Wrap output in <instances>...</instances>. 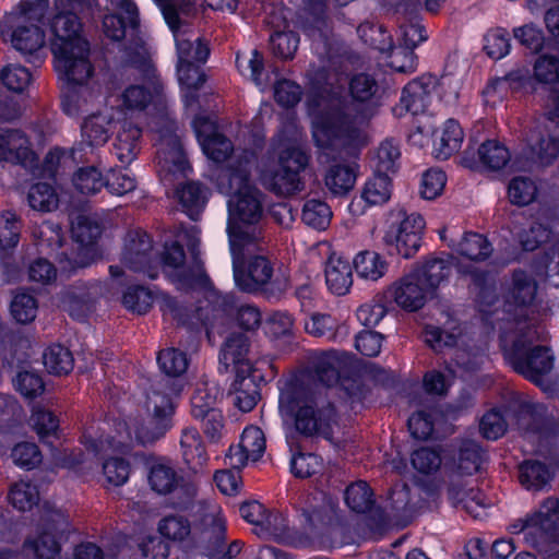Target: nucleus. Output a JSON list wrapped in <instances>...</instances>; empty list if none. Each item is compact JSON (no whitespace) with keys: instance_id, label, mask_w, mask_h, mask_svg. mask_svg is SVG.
<instances>
[{"instance_id":"obj_43","label":"nucleus","mask_w":559,"mask_h":559,"mask_svg":"<svg viewBox=\"0 0 559 559\" xmlns=\"http://www.w3.org/2000/svg\"><path fill=\"white\" fill-rule=\"evenodd\" d=\"M450 498L462 507L475 519H480L485 515L484 498L479 490L475 488H457L453 485L449 489Z\"/></svg>"},{"instance_id":"obj_54","label":"nucleus","mask_w":559,"mask_h":559,"mask_svg":"<svg viewBox=\"0 0 559 559\" xmlns=\"http://www.w3.org/2000/svg\"><path fill=\"white\" fill-rule=\"evenodd\" d=\"M349 92L355 102L371 103L379 92V85L371 75L360 73L350 80Z\"/></svg>"},{"instance_id":"obj_11","label":"nucleus","mask_w":559,"mask_h":559,"mask_svg":"<svg viewBox=\"0 0 559 559\" xmlns=\"http://www.w3.org/2000/svg\"><path fill=\"white\" fill-rule=\"evenodd\" d=\"M162 7L164 17L171 28L177 47L178 63H203L209 57V48L186 23L181 21L182 13L178 5L170 1H157Z\"/></svg>"},{"instance_id":"obj_6","label":"nucleus","mask_w":559,"mask_h":559,"mask_svg":"<svg viewBox=\"0 0 559 559\" xmlns=\"http://www.w3.org/2000/svg\"><path fill=\"white\" fill-rule=\"evenodd\" d=\"M278 411L284 421H295L299 432L329 436L333 408L321 392L308 383L297 379L286 381L281 388Z\"/></svg>"},{"instance_id":"obj_23","label":"nucleus","mask_w":559,"mask_h":559,"mask_svg":"<svg viewBox=\"0 0 559 559\" xmlns=\"http://www.w3.org/2000/svg\"><path fill=\"white\" fill-rule=\"evenodd\" d=\"M71 233L74 241L81 246L75 266H86L96 255L95 241L102 234L100 225L92 217L79 215L72 221Z\"/></svg>"},{"instance_id":"obj_34","label":"nucleus","mask_w":559,"mask_h":559,"mask_svg":"<svg viewBox=\"0 0 559 559\" xmlns=\"http://www.w3.org/2000/svg\"><path fill=\"white\" fill-rule=\"evenodd\" d=\"M141 129L123 121L117 132L114 151L122 164H130L140 151Z\"/></svg>"},{"instance_id":"obj_19","label":"nucleus","mask_w":559,"mask_h":559,"mask_svg":"<svg viewBox=\"0 0 559 559\" xmlns=\"http://www.w3.org/2000/svg\"><path fill=\"white\" fill-rule=\"evenodd\" d=\"M192 124L204 154L216 163L226 160L233 152V145L217 132L215 122L210 117L198 116Z\"/></svg>"},{"instance_id":"obj_40","label":"nucleus","mask_w":559,"mask_h":559,"mask_svg":"<svg viewBox=\"0 0 559 559\" xmlns=\"http://www.w3.org/2000/svg\"><path fill=\"white\" fill-rule=\"evenodd\" d=\"M392 193L391 179L385 174H374L367 180L361 192L362 199L370 205H380L390 200Z\"/></svg>"},{"instance_id":"obj_58","label":"nucleus","mask_w":559,"mask_h":559,"mask_svg":"<svg viewBox=\"0 0 559 559\" xmlns=\"http://www.w3.org/2000/svg\"><path fill=\"white\" fill-rule=\"evenodd\" d=\"M38 498L36 486L26 481L14 484L9 493L10 502L20 511L31 510L37 503Z\"/></svg>"},{"instance_id":"obj_33","label":"nucleus","mask_w":559,"mask_h":559,"mask_svg":"<svg viewBox=\"0 0 559 559\" xmlns=\"http://www.w3.org/2000/svg\"><path fill=\"white\" fill-rule=\"evenodd\" d=\"M239 511L248 523L262 526L276 536H282L286 530V520L278 514H267L264 506L258 501L243 503Z\"/></svg>"},{"instance_id":"obj_46","label":"nucleus","mask_w":559,"mask_h":559,"mask_svg":"<svg viewBox=\"0 0 559 559\" xmlns=\"http://www.w3.org/2000/svg\"><path fill=\"white\" fill-rule=\"evenodd\" d=\"M43 362L47 371L56 376L68 374L73 369L72 354L61 345L48 347L44 353Z\"/></svg>"},{"instance_id":"obj_45","label":"nucleus","mask_w":559,"mask_h":559,"mask_svg":"<svg viewBox=\"0 0 559 559\" xmlns=\"http://www.w3.org/2000/svg\"><path fill=\"white\" fill-rule=\"evenodd\" d=\"M156 300V294L144 286H131L122 295V305L133 313L144 314Z\"/></svg>"},{"instance_id":"obj_49","label":"nucleus","mask_w":559,"mask_h":559,"mask_svg":"<svg viewBox=\"0 0 559 559\" xmlns=\"http://www.w3.org/2000/svg\"><path fill=\"white\" fill-rule=\"evenodd\" d=\"M73 185L82 194H95L105 187L102 173L94 166L80 168L73 176Z\"/></svg>"},{"instance_id":"obj_57","label":"nucleus","mask_w":559,"mask_h":559,"mask_svg":"<svg viewBox=\"0 0 559 559\" xmlns=\"http://www.w3.org/2000/svg\"><path fill=\"white\" fill-rule=\"evenodd\" d=\"M483 459L480 447L474 441H467L460 450L457 469L463 475H472L479 471Z\"/></svg>"},{"instance_id":"obj_10","label":"nucleus","mask_w":559,"mask_h":559,"mask_svg":"<svg viewBox=\"0 0 559 559\" xmlns=\"http://www.w3.org/2000/svg\"><path fill=\"white\" fill-rule=\"evenodd\" d=\"M263 243L264 241L258 242L231 253L236 285L245 292L261 290L271 284H276L278 289H286L288 286L285 275H275L273 262L266 255L255 253L262 250Z\"/></svg>"},{"instance_id":"obj_36","label":"nucleus","mask_w":559,"mask_h":559,"mask_svg":"<svg viewBox=\"0 0 559 559\" xmlns=\"http://www.w3.org/2000/svg\"><path fill=\"white\" fill-rule=\"evenodd\" d=\"M535 281L522 271L514 272L507 290V300L518 306L530 305L536 295Z\"/></svg>"},{"instance_id":"obj_55","label":"nucleus","mask_w":559,"mask_h":559,"mask_svg":"<svg viewBox=\"0 0 559 559\" xmlns=\"http://www.w3.org/2000/svg\"><path fill=\"white\" fill-rule=\"evenodd\" d=\"M359 37L369 46L385 52L392 46L391 35L382 25L362 23L357 28Z\"/></svg>"},{"instance_id":"obj_42","label":"nucleus","mask_w":559,"mask_h":559,"mask_svg":"<svg viewBox=\"0 0 559 559\" xmlns=\"http://www.w3.org/2000/svg\"><path fill=\"white\" fill-rule=\"evenodd\" d=\"M401 157L400 146L393 140H384L378 146L372 157L377 174L394 173Z\"/></svg>"},{"instance_id":"obj_64","label":"nucleus","mask_w":559,"mask_h":559,"mask_svg":"<svg viewBox=\"0 0 559 559\" xmlns=\"http://www.w3.org/2000/svg\"><path fill=\"white\" fill-rule=\"evenodd\" d=\"M20 223L15 213L5 211L0 216V249L14 248L19 242Z\"/></svg>"},{"instance_id":"obj_1","label":"nucleus","mask_w":559,"mask_h":559,"mask_svg":"<svg viewBox=\"0 0 559 559\" xmlns=\"http://www.w3.org/2000/svg\"><path fill=\"white\" fill-rule=\"evenodd\" d=\"M312 139L318 148V162L326 165L323 181L334 195H344L355 186L358 164L343 157V153L354 154L366 143L365 114L352 115L349 108H329L312 112Z\"/></svg>"},{"instance_id":"obj_26","label":"nucleus","mask_w":559,"mask_h":559,"mask_svg":"<svg viewBox=\"0 0 559 559\" xmlns=\"http://www.w3.org/2000/svg\"><path fill=\"white\" fill-rule=\"evenodd\" d=\"M530 156L525 160L514 158L512 160V166L518 169H530L532 164L546 166L559 154V136L549 135L548 139H545L532 133L530 136Z\"/></svg>"},{"instance_id":"obj_47","label":"nucleus","mask_w":559,"mask_h":559,"mask_svg":"<svg viewBox=\"0 0 559 559\" xmlns=\"http://www.w3.org/2000/svg\"><path fill=\"white\" fill-rule=\"evenodd\" d=\"M301 218L306 225L324 230L331 223L332 212L325 202L311 199L305 203Z\"/></svg>"},{"instance_id":"obj_51","label":"nucleus","mask_w":559,"mask_h":559,"mask_svg":"<svg viewBox=\"0 0 559 559\" xmlns=\"http://www.w3.org/2000/svg\"><path fill=\"white\" fill-rule=\"evenodd\" d=\"M259 393L254 381L246 374L235 383L234 404L241 412H250L257 405Z\"/></svg>"},{"instance_id":"obj_38","label":"nucleus","mask_w":559,"mask_h":559,"mask_svg":"<svg viewBox=\"0 0 559 559\" xmlns=\"http://www.w3.org/2000/svg\"><path fill=\"white\" fill-rule=\"evenodd\" d=\"M176 469L166 463H156L151 467L148 483L151 488L159 495L171 492L180 481Z\"/></svg>"},{"instance_id":"obj_52","label":"nucleus","mask_w":559,"mask_h":559,"mask_svg":"<svg viewBox=\"0 0 559 559\" xmlns=\"http://www.w3.org/2000/svg\"><path fill=\"white\" fill-rule=\"evenodd\" d=\"M306 331L318 337H326L328 340H334L340 329L338 320L331 314L313 313L305 322Z\"/></svg>"},{"instance_id":"obj_20","label":"nucleus","mask_w":559,"mask_h":559,"mask_svg":"<svg viewBox=\"0 0 559 559\" xmlns=\"http://www.w3.org/2000/svg\"><path fill=\"white\" fill-rule=\"evenodd\" d=\"M300 138V130L295 124H292L289 136L281 133L275 144L278 166L285 167V169H293V171L299 175L306 170L310 163L308 151L299 143Z\"/></svg>"},{"instance_id":"obj_22","label":"nucleus","mask_w":559,"mask_h":559,"mask_svg":"<svg viewBox=\"0 0 559 559\" xmlns=\"http://www.w3.org/2000/svg\"><path fill=\"white\" fill-rule=\"evenodd\" d=\"M66 525L63 515L55 512L49 521L37 528L36 535L28 539L27 546L39 559H55L60 551L59 534Z\"/></svg>"},{"instance_id":"obj_28","label":"nucleus","mask_w":559,"mask_h":559,"mask_svg":"<svg viewBox=\"0 0 559 559\" xmlns=\"http://www.w3.org/2000/svg\"><path fill=\"white\" fill-rule=\"evenodd\" d=\"M260 180L264 188L281 197L298 193L305 185L301 175L281 166L277 171L262 170Z\"/></svg>"},{"instance_id":"obj_8","label":"nucleus","mask_w":559,"mask_h":559,"mask_svg":"<svg viewBox=\"0 0 559 559\" xmlns=\"http://www.w3.org/2000/svg\"><path fill=\"white\" fill-rule=\"evenodd\" d=\"M450 274V262L429 258L388 287L395 305L405 311H417L436 296L439 286Z\"/></svg>"},{"instance_id":"obj_18","label":"nucleus","mask_w":559,"mask_h":559,"mask_svg":"<svg viewBox=\"0 0 559 559\" xmlns=\"http://www.w3.org/2000/svg\"><path fill=\"white\" fill-rule=\"evenodd\" d=\"M511 160L508 147L496 140H488L477 148L467 147L462 157V164L474 170H499Z\"/></svg>"},{"instance_id":"obj_14","label":"nucleus","mask_w":559,"mask_h":559,"mask_svg":"<svg viewBox=\"0 0 559 559\" xmlns=\"http://www.w3.org/2000/svg\"><path fill=\"white\" fill-rule=\"evenodd\" d=\"M526 542L532 547L554 543L559 545V498L548 497L528 515V523L522 524Z\"/></svg>"},{"instance_id":"obj_39","label":"nucleus","mask_w":559,"mask_h":559,"mask_svg":"<svg viewBox=\"0 0 559 559\" xmlns=\"http://www.w3.org/2000/svg\"><path fill=\"white\" fill-rule=\"evenodd\" d=\"M179 202L183 211L191 217L195 216L204 207L207 200L206 190L195 182L186 183L177 191Z\"/></svg>"},{"instance_id":"obj_24","label":"nucleus","mask_w":559,"mask_h":559,"mask_svg":"<svg viewBox=\"0 0 559 559\" xmlns=\"http://www.w3.org/2000/svg\"><path fill=\"white\" fill-rule=\"evenodd\" d=\"M32 158L33 152L24 132L0 128V167L7 164H24Z\"/></svg>"},{"instance_id":"obj_2","label":"nucleus","mask_w":559,"mask_h":559,"mask_svg":"<svg viewBox=\"0 0 559 559\" xmlns=\"http://www.w3.org/2000/svg\"><path fill=\"white\" fill-rule=\"evenodd\" d=\"M252 157L250 154L237 167L218 168L213 175L218 191L229 197L227 231L234 254L265 240L263 195L249 179Z\"/></svg>"},{"instance_id":"obj_3","label":"nucleus","mask_w":559,"mask_h":559,"mask_svg":"<svg viewBox=\"0 0 559 559\" xmlns=\"http://www.w3.org/2000/svg\"><path fill=\"white\" fill-rule=\"evenodd\" d=\"M160 266L170 282L180 290L210 287V278L198 258L186 263L182 247L173 243L165 248L163 258L159 259L153 249L150 236L141 230L128 234L121 254V266L111 265L109 272L112 277H119L126 269L143 273L154 280L158 276Z\"/></svg>"},{"instance_id":"obj_30","label":"nucleus","mask_w":559,"mask_h":559,"mask_svg":"<svg viewBox=\"0 0 559 559\" xmlns=\"http://www.w3.org/2000/svg\"><path fill=\"white\" fill-rule=\"evenodd\" d=\"M116 120L115 110L112 108L91 115L82 124V139L87 145L102 146L109 139V129Z\"/></svg>"},{"instance_id":"obj_32","label":"nucleus","mask_w":559,"mask_h":559,"mask_svg":"<svg viewBox=\"0 0 559 559\" xmlns=\"http://www.w3.org/2000/svg\"><path fill=\"white\" fill-rule=\"evenodd\" d=\"M219 395L221 391L215 382L207 379L197 381L191 396L192 416L197 419L203 418L211 412H218L216 403Z\"/></svg>"},{"instance_id":"obj_59","label":"nucleus","mask_w":559,"mask_h":559,"mask_svg":"<svg viewBox=\"0 0 559 559\" xmlns=\"http://www.w3.org/2000/svg\"><path fill=\"white\" fill-rule=\"evenodd\" d=\"M536 194L537 187L530 178L516 177L509 183L508 195L513 204L527 205L535 199Z\"/></svg>"},{"instance_id":"obj_12","label":"nucleus","mask_w":559,"mask_h":559,"mask_svg":"<svg viewBox=\"0 0 559 559\" xmlns=\"http://www.w3.org/2000/svg\"><path fill=\"white\" fill-rule=\"evenodd\" d=\"M131 67L143 78L144 83L128 86L120 95L121 106L128 111H142L151 104L163 100V83L155 74L150 59L142 57L133 61Z\"/></svg>"},{"instance_id":"obj_13","label":"nucleus","mask_w":559,"mask_h":559,"mask_svg":"<svg viewBox=\"0 0 559 559\" xmlns=\"http://www.w3.org/2000/svg\"><path fill=\"white\" fill-rule=\"evenodd\" d=\"M392 222L383 237L386 246L393 247L403 258L413 257L421 246V236L426 226L424 217L418 213L406 215L399 211L393 214Z\"/></svg>"},{"instance_id":"obj_4","label":"nucleus","mask_w":559,"mask_h":559,"mask_svg":"<svg viewBox=\"0 0 559 559\" xmlns=\"http://www.w3.org/2000/svg\"><path fill=\"white\" fill-rule=\"evenodd\" d=\"M169 391L164 384L152 389L142 411L117 420L109 427L114 435L106 447L100 441L98 448L92 437L88 439L91 447L97 452H106L111 447L130 450L135 444L148 445L163 438L171 427L170 420L175 412L174 397Z\"/></svg>"},{"instance_id":"obj_17","label":"nucleus","mask_w":559,"mask_h":559,"mask_svg":"<svg viewBox=\"0 0 559 559\" xmlns=\"http://www.w3.org/2000/svg\"><path fill=\"white\" fill-rule=\"evenodd\" d=\"M450 79L443 78L441 81L431 74L421 75L409 83L403 88L400 104L394 109L397 116H403L407 112L417 115L425 111L430 103L431 94L438 86L449 84Z\"/></svg>"},{"instance_id":"obj_56","label":"nucleus","mask_w":559,"mask_h":559,"mask_svg":"<svg viewBox=\"0 0 559 559\" xmlns=\"http://www.w3.org/2000/svg\"><path fill=\"white\" fill-rule=\"evenodd\" d=\"M236 64L239 72L243 76L251 79L261 90L266 86V83L261 80L263 57L258 50H252L250 56L237 55Z\"/></svg>"},{"instance_id":"obj_25","label":"nucleus","mask_w":559,"mask_h":559,"mask_svg":"<svg viewBox=\"0 0 559 559\" xmlns=\"http://www.w3.org/2000/svg\"><path fill=\"white\" fill-rule=\"evenodd\" d=\"M324 276L329 290L334 295L344 296L353 285L352 263L333 252L325 262Z\"/></svg>"},{"instance_id":"obj_62","label":"nucleus","mask_w":559,"mask_h":559,"mask_svg":"<svg viewBox=\"0 0 559 559\" xmlns=\"http://www.w3.org/2000/svg\"><path fill=\"white\" fill-rule=\"evenodd\" d=\"M385 52H389L388 66L395 72L413 73L417 68V58L412 49L404 46H391Z\"/></svg>"},{"instance_id":"obj_35","label":"nucleus","mask_w":559,"mask_h":559,"mask_svg":"<svg viewBox=\"0 0 559 559\" xmlns=\"http://www.w3.org/2000/svg\"><path fill=\"white\" fill-rule=\"evenodd\" d=\"M353 265L358 277L377 282L382 278L388 271V262L376 251H361L356 254Z\"/></svg>"},{"instance_id":"obj_7","label":"nucleus","mask_w":559,"mask_h":559,"mask_svg":"<svg viewBox=\"0 0 559 559\" xmlns=\"http://www.w3.org/2000/svg\"><path fill=\"white\" fill-rule=\"evenodd\" d=\"M501 348L509 365L525 379L540 384L554 368L551 349L542 344L536 328L524 326L507 332L501 337Z\"/></svg>"},{"instance_id":"obj_50","label":"nucleus","mask_w":559,"mask_h":559,"mask_svg":"<svg viewBox=\"0 0 559 559\" xmlns=\"http://www.w3.org/2000/svg\"><path fill=\"white\" fill-rule=\"evenodd\" d=\"M0 79L3 85L14 93H23L33 81L29 70L20 64L5 66L0 73Z\"/></svg>"},{"instance_id":"obj_61","label":"nucleus","mask_w":559,"mask_h":559,"mask_svg":"<svg viewBox=\"0 0 559 559\" xmlns=\"http://www.w3.org/2000/svg\"><path fill=\"white\" fill-rule=\"evenodd\" d=\"M157 361L159 368L170 377H178L188 368L186 354L176 348L160 350L157 356Z\"/></svg>"},{"instance_id":"obj_63","label":"nucleus","mask_w":559,"mask_h":559,"mask_svg":"<svg viewBox=\"0 0 559 559\" xmlns=\"http://www.w3.org/2000/svg\"><path fill=\"white\" fill-rule=\"evenodd\" d=\"M11 313L17 322L29 323L36 318L37 301L27 293H17L11 302Z\"/></svg>"},{"instance_id":"obj_48","label":"nucleus","mask_w":559,"mask_h":559,"mask_svg":"<svg viewBox=\"0 0 559 559\" xmlns=\"http://www.w3.org/2000/svg\"><path fill=\"white\" fill-rule=\"evenodd\" d=\"M551 476L549 468L536 461H527L520 466V480L528 489L543 488Z\"/></svg>"},{"instance_id":"obj_9","label":"nucleus","mask_w":559,"mask_h":559,"mask_svg":"<svg viewBox=\"0 0 559 559\" xmlns=\"http://www.w3.org/2000/svg\"><path fill=\"white\" fill-rule=\"evenodd\" d=\"M46 20L38 9L27 2L20 3L0 20V35L21 53L39 55L47 43Z\"/></svg>"},{"instance_id":"obj_60","label":"nucleus","mask_w":559,"mask_h":559,"mask_svg":"<svg viewBox=\"0 0 559 559\" xmlns=\"http://www.w3.org/2000/svg\"><path fill=\"white\" fill-rule=\"evenodd\" d=\"M346 504L355 512H366L372 506V492L365 481H357L345 491Z\"/></svg>"},{"instance_id":"obj_27","label":"nucleus","mask_w":559,"mask_h":559,"mask_svg":"<svg viewBox=\"0 0 559 559\" xmlns=\"http://www.w3.org/2000/svg\"><path fill=\"white\" fill-rule=\"evenodd\" d=\"M249 352L248 338L242 333L231 334L225 342L219 360L226 367H233L236 372L249 374L251 362L247 357Z\"/></svg>"},{"instance_id":"obj_44","label":"nucleus","mask_w":559,"mask_h":559,"mask_svg":"<svg viewBox=\"0 0 559 559\" xmlns=\"http://www.w3.org/2000/svg\"><path fill=\"white\" fill-rule=\"evenodd\" d=\"M456 250L472 261H483L492 252L488 240L477 233H466L457 243Z\"/></svg>"},{"instance_id":"obj_5","label":"nucleus","mask_w":559,"mask_h":559,"mask_svg":"<svg viewBox=\"0 0 559 559\" xmlns=\"http://www.w3.org/2000/svg\"><path fill=\"white\" fill-rule=\"evenodd\" d=\"M81 10L56 9L46 20L55 68L69 83L82 85L93 74L90 41L79 16Z\"/></svg>"},{"instance_id":"obj_16","label":"nucleus","mask_w":559,"mask_h":559,"mask_svg":"<svg viewBox=\"0 0 559 559\" xmlns=\"http://www.w3.org/2000/svg\"><path fill=\"white\" fill-rule=\"evenodd\" d=\"M156 145L158 173L162 179L169 180L171 176H186L190 166L182 151L180 139L174 130L167 128L162 131Z\"/></svg>"},{"instance_id":"obj_15","label":"nucleus","mask_w":559,"mask_h":559,"mask_svg":"<svg viewBox=\"0 0 559 559\" xmlns=\"http://www.w3.org/2000/svg\"><path fill=\"white\" fill-rule=\"evenodd\" d=\"M106 428H102L100 435L94 430H88L83 435V443L87 450L94 452L96 455L104 457L102 463L103 486L106 488L120 487L129 480L131 474V464L124 457L111 455L110 453L116 451L126 452L127 450L111 447L106 452H97L91 447L88 442V439L92 437L96 440V444H98V447L100 445V441H103L106 447L107 441L111 440L114 432L109 430L107 435L104 436Z\"/></svg>"},{"instance_id":"obj_21","label":"nucleus","mask_w":559,"mask_h":559,"mask_svg":"<svg viewBox=\"0 0 559 559\" xmlns=\"http://www.w3.org/2000/svg\"><path fill=\"white\" fill-rule=\"evenodd\" d=\"M266 448L265 436L257 426H248L242 431L240 442L230 447L227 454L228 463L233 468L239 469L248 462H257Z\"/></svg>"},{"instance_id":"obj_31","label":"nucleus","mask_w":559,"mask_h":559,"mask_svg":"<svg viewBox=\"0 0 559 559\" xmlns=\"http://www.w3.org/2000/svg\"><path fill=\"white\" fill-rule=\"evenodd\" d=\"M180 449L185 463L193 472H200L209 461L205 445L199 431L194 428L182 430L180 438Z\"/></svg>"},{"instance_id":"obj_41","label":"nucleus","mask_w":559,"mask_h":559,"mask_svg":"<svg viewBox=\"0 0 559 559\" xmlns=\"http://www.w3.org/2000/svg\"><path fill=\"white\" fill-rule=\"evenodd\" d=\"M463 138L464 133L459 122L449 119L442 128L440 144L436 148L437 158L447 159L457 152L462 145Z\"/></svg>"},{"instance_id":"obj_29","label":"nucleus","mask_w":559,"mask_h":559,"mask_svg":"<svg viewBox=\"0 0 559 559\" xmlns=\"http://www.w3.org/2000/svg\"><path fill=\"white\" fill-rule=\"evenodd\" d=\"M348 364L347 356L336 350L319 353L313 358V374L326 386L338 382L342 369Z\"/></svg>"},{"instance_id":"obj_53","label":"nucleus","mask_w":559,"mask_h":559,"mask_svg":"<svg viewBox=\"0 0 559 559\" xmlns=\"http://www.w3.org/2000/svg\"><path fill=\"white\" fill-rule=\"evenodd\" d=\"M58 202L56 191L47 183H37L29 189L28 203L34 210L50 212L57 209Z\"/></svg>"},{"instance_id":"obj_37","label":"nucleus","mask_w":559,"mask_h":559,"mask_svg":"<svg viewBox=\"0 0 559 559\" xmlns=\"http://www.w3.org/2000/svg\"><path fill=\"white\" fill-rule=\"evenodd\" d=\"M31 424L43 443L51 445L61 438V429L57 416L46 409H35Z\"/></svg>"}]
</instances>
